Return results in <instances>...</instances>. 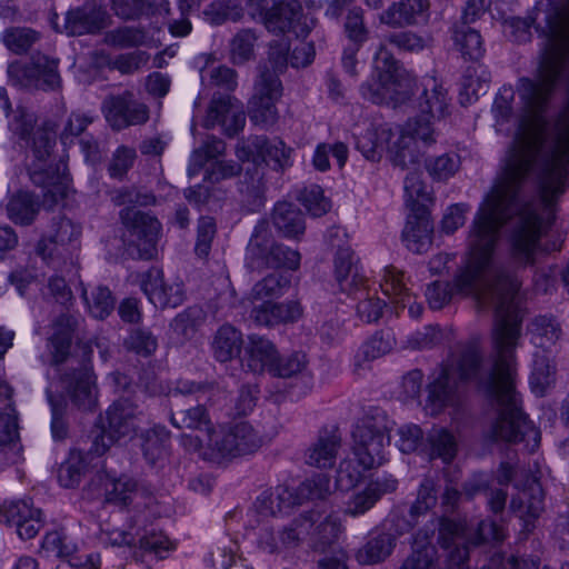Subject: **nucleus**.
Here are the masks:
<instances>
[{"mask_svg":"<svg viewBox=\"0 0 569 569\" xmlns=\"http://www.w3.org/2000/svg\"><path fill=\"white\" fill-rule=\"evenodd\" d=\"M258 37L251 29L238 31L230 42V57L233 63L242 64L254 57Z\"/></svg>","mask_w":569,"mask_h":569,"instance_id":"obj_57","label":"nucleus"},{"mask_svg":"<svg viewBox=\"0 0 569 569\" xmlns=\"http://www.w3.org/2000/svg\"><path fill=\"white\" fill-rule=\"evenodd\" d=\"M340 447L341 437L337 430H321L306 451V463L319 469L331 468Z\"/></svg>","mask_w":569,"mask_h":569,"instance_id":"obj_25","label":"nucleus"},{"mask_svg":"<svg viewBox=\"0 0 569 569\" xmlns=\"http://www.w3.org/2000/svg\"><path fill=\"white\" fill-rule=\"evenodd\" d=\"M436 141L435 129L428 119H409L389 149V158L395 166L409 169L422 161L426 149Z\"/></svg>","mask_w":569,"mask_h":569,"instance_id":"obj_10","label":"nucleus"},{"mask_svg":"<svg viewBox=\"0 0 569 569\" xmlns=\"http://www.w3.org/2000/svg\"><path fill=\"white\" fill-rule=\"evenodd\" d=\"M170 421L178 429L203 430L209 435L216 429L204 405L173 411L170 415Z\"/></svg>","mask_w":569,"mask_h":569,"instance_id":"obj_42","label":"nucleus"},{"mask_svg":"<svg viewBox=\"0 0 569 569\" xmlns=\"http://www.w3.org/2000/svg\"><path fill=\"white\" fill-rule=\"evenodd\" d=\"M300 259L297 250L273 240L266 220L258 221L247 246V260L252 267L297 270Z\"/></svg>","mask_w":569,"mask_h":569,"instance_id":"obj_8","label":"nucleus"},{"mask_svg":"<svg viewBox=\"0 0 569 569\" xmlns=\"http://www.w3.org/2000/svg\"><path fill=\"white\" fill-rule=\"evenodd\" d=\"M548 7L536 79L522 77L517 84L531 118L521 120L483 202L557 210L569 189V0H548Z\"/></svg>","mask_w":569,"mask_h":569,"instance_id":"obj_1","label":"nucleus"},{"mask_svg":"<svg viewBox=\"0 0 569 569\" xmlns=\"http://www.w3.org/2000/svg\"><path fill=\"white\" fill-rule=\"evenodd\" d=\"M396 546V538L388 532L371 537L357 552V560L361 565H375L386 560Z\"/></svg>","mask_w":569,"mask_h":569,"instance_id":"obj_41","label":"nucleus"},{"mask_svg":"<svg viewBox=\"0 0 569 569\" xmlns=\"http://www.w3.org/2000/svg\"><path fill=\"white\" fill-rule=\"evenodd\" d=\"M88 470V463L81 451L73 450L58 470V480L64 488L77 487Z\"/></svg>","mask_w":569,"mask_h":569,"instance_id":"obj_50","label":"nucleus"},{"mask_svg":"<svg viewBox=\"0 0 569 569\" xmlns=\"http://www.w3.org/2000/svg\"><path fill=\"white\" fill-rule=\"evenodd\" d=\"M142 411L130 398L123 397L114 401L107 410V427L103 429L101 445L94 441V451L103 455L110 443L136 435Z\"/></svg>","mask_w":569,"mask_h":569,"instance_id":"obj_11","label":"nucleus"},{"mask_svg":"<svg viewBox=\"0 0 569 569\" xmlns=\"http://www.w3.org/2000/svg\"><path fill=\"white\" fill-rule=\"evenodd\" d=\"M141 290L157 308H176L184 300L181 282H168L160 269H150L141 280Z\"/></svg>","mask_w":569,"mask_h":569,"instance_id":"obj_18","label":"nucleus"},{"mask_svg":"<svg viewBox=\"0 0 569 569\" xmlns=\"http://www.w3.org/2000/svg\"><path fill=\"white\" fill-rule=\"evenodd\" d=\"M297 506L295 491L287 486L267 489L254 501V510L262 518L284 515Z\"/></svg>","mask_w":569,"mask_h":569,"instance_id":"obj_27","label":"nucleus"},{"mask_svg":"<svg viewBox=\"0 0 569 569\" xmlns=\"http://www.w3.org/2000/svg\"><path fill=\"white\" fill-rule=\"evenodd\" d=\"M532 342L545 350L553 347L562 337V329L556 318L538 316L528 326Z\"/></svg>","mask_w":569,"mask_h":569,"instance_id":"obj_40","label":"nucleus"},{"mask_svg":"<svg viewBox=\"0 0 569 569\" xmlns=\"http://www.w3.org/2000/svg\"><path fill=\"white\" fill-rule=\"evenodd\" d=\"M343 31L350 46L361 47L369 39V29L365 23L361 8H352L348 11L343 23Z\"/></svg>","mask_w":569,"mask_h":569,"instance_id":"obj_60","label":"nucleus"},{"mask_svg":"<svg viewBox=\"0 0 569 569\" xmlns=\"http://www.w3.org/2000/svg\"><path fill=\"white\" fill-rule=\"evenodd\" d=\"M490 73L481 67H469L461 81L460 102L461 104L471 103L481 94H485L489 88Z\"/></svg>","mask_w":569,"mask_h":569,"instance_id":"obj_45","label":"nucleus"},{"mask_svg":"<svg viewBox=\"0 0 569 569\" xmlns=\"http://www.w3.org/2000/svg\"><path fill=\"white\" fill-rule=\"evenodd\" d=\"M399 569H441L436 547L431 543L420 546L416 540L411 555L403 560Z\"/></svg>","mask_w":569,"mask_h":569,"instance_id":"obj_55","label":"nucleus"},{"mask_svg":"<svg viewBox=\"0 0 569 569\" xmlns=\"http://www.w3.org/2000/svg\"><path fill=\"white\" fill-rule=\"evenodd\" d=\"M497 479L500 485L513 481L519 492L511 498L510 509L526 522L527 527L540 517L545 508V495L535 475L523 468H515L503 462L499 467Z\"/></svg>","mask_w":569,"mask_h":569,"instance_id":"obj_7","label":"nucleus"},{"mask_svg":"<svg viewBox=\"0 0 569 569\" xmlns=\"http://www.w3.org/2000/svg\"><path fill=\"white\" fill-rule=\"evenodd\" d=\"M320 518V512L308 511L295 518L289 525L281 528L280 543L284 550L295 549L311 533V529Z\"/></svg>","mask_w":569,"mask_h":569,"instance_id":"obj_39","label":"nucleus"},{"mask_svg":"<svg viewBox=\"0 0 569 569\" xmlns=\"http://www.w3.org/2000/svg\"><path fill=\"white\" fill-rule=\"evenodd\" d=\"M456 48L462 57L469 60H479L485 52L479 32L469 26H457L453 30Z\"/></svg>","mask_w":569,"mask_h":569,"instance_id":"obj_48","label":"nucleus"},{"mask_svg":"<svg viewBox=\"0 0 569 569\" xmlns=\"http://www.w3.org/2000/svg\"><path fill=\"white\" fill-rule=\"evenodd\" d=\"M335 274L342 292L356 296L365 293L361 287L367 282V279L360 273L358 266L353 261V252L349 248H341L337 251Z\"/></svg>","mask_w":569,"mask_h":569,"instance_id":"obj_26","label":"nucleus"},{"mask_svg":"<svg viewBox=\"0 0 569 569\" xmlns=\"http://www.w3.org/2000/svg\"><path fill=\"white\" fill-rule=\"evenodd\" d=\"M429 9L427 0H398L379 16V21L390 28H406L418 23Z\"/></svg>","mask_w":569,"mask_h":569,"instance_id":"obj_23","label":"nucleus"},{"mask_svg":"<svg viewBox=\"0 0 569 569\" xmlns=\"http://www.w3.org/2000/svg\"><path fill=\"white\" fill-rule=\"evenodd\" d=\"M281 93L282 86L277 74L270 70L262 71L254 84V93L249 102L251 121L262 127L273 124L278 118L276 102Z\"/></svg>","mask_w":569,"mask_h":569,"instance_id":"obj_13","label":"nucleus"},{"mask_svg":"<svg viewBox=\"0 0 569 569\" xmlns=\"http://www.w3.org/2000/svg\"><path fill=\"white\" fill-rule=\"evenodd\" d=\"M556 381V366L545 356H536L530 377L532 390L542 396Z\"/></svg>","mask_w":569,"mask_h":569,"instance_id":"obj_58","label":"nucleus"},{"mask_svg":"<svg viewBox=\"0 0 569 569\" xmlns=\"http://www.w3.org/2000/svg\"><path fill=\"white\" fill-rule=\"evenodd\" d=\"M146 41L147 33L142 28L120 27L106 34V42L108 44L121 49L140 47Z\"/></svg>","mask_w":569,"mask_h":569,"instance_id":"obj_61","label":"nucleus"},{"mask_svg":"<svg viewBox=\"0 0 569 569\" xmlns=\"http://www.w3.org/2000/svg\"><path fill=\"white\" fill-rule=\"evenodd\" d=\"M430 446V457L440 458L449 463L456 457L457 441L455 436L445 428H432L427 435Z\"/></svg>","mask_w":569,"mask_h":569,"instance_id":"obj_47","label":"nucleus"},{"mask_svg":"<svg viewBox=\"0 0 569 569\" xmlns=\"http://www.w3.org/2000/svg\"><path fill=\"white\" fill-rule=\"evenodd\" d=\"M418 106L422 116L415 119L430 120L445 117L449 108L448 91L435 78H429L423 84Z\"/></svg>","mask_w":569,"mask_h":569,"instance_id":"obj_31","label":"nucleus"},{"mask_svg":"<svg viewBox=\"0 0 569 569\" xmlns=\"http://www.w3.org/2000/svg\"><path fill=\"white\" fill-rule=\"evenodd\" d=\"M94 120V117L81 111H73L68 117V120L60 133V140L62 144L70 146L74 143L77 138H81L87 134L86 129Z\"/></svg>","mask_w":569,"mask_h":569,"instance_id":"obj_62","label":"nucleus"},{"mask_svg":"<svg viewBox=\"0 0 569 569\" xmlns=\"http://www.w3.org/2000/svg\"><path fill=\"white\" fill-rule=\"evenodd\" d=\"M4 521L14 526L21 539L34 538L43 526L41 510L36 509L30 500L13 501L2 510Z\"/></svg>","mask_w":569,"mask_h":569,"instance_id":"obj_22","label":"nucleus"},{"mask_svg":"<svg viewBox=\"0 0 569 569\" xmlns=\"http://www.w3.org/2000/svg\"><path fill=\"white\" fill-rule=\"evenodd\" d=\"M246 123V114L242 106L230 96H213L203 127L207 129L221 126L228 137L236 136Z\"/></svg>","mask_w":569,"mask_h":569,"instance_id":"obj_17","label":"nucleus"},{"mask_svg":"<svg viewBox=\"0 0 569 569\" xmlns=\"http://www.w3.org/2000/svg\"><path fill=\"white\" fill-rule=\"evenodd\" d=\"M37 40L38 33L29 28H10L3 33L6 47L17 54L27 52Z\"/></svg>","mask_w":569,"mask_h":569,"instance_id":"obj_64","label":"nucleus"},{"mask_svg":"<svg viewBox=\"0 0 569 569\" xmlns=\"http://www.w3.org/2000/svg\"><path fill=\"white\" fill-rule=\"evenodd\" d=\"M240 203L249 212L259 211L266 201L263 174L258 168L246 172L239 183Z\"/></svg>","mask_w":569,"mask_h":569,"instance_id":"obj_37","label":"nucleus"},{"mask_svg":"<svg viewBox=\"0 0 569 569\" xmlns=\"http://www.w3.org/2000/svg\"><path fill=\"white\" fill-rule=\"evenodd\" d=\"M139 547L143 552L154 553L159 559L164 558V553L169 552L173 546L169 538L156 529H136V547Z\"/></svg>","mask_w":569,"mask_h":569,"instance_id":"obj_51","label":"nucleus"},{"mask_svg":"<svg viewBox=\"0 0 569 569\" xmlns=\"http://www.w3.org/2000/svg\"><path fill=\"white\" fill-rule=\"evenodd\" d=\"M76 326L77 319L70 315L62 313L53 321L52 333L48 339L53 365L67 360Z\"/></svg>","mask_w":569,"mask_h":569,"instance_id":"obj_30","label":"nucleus"},{"mask_svg":"<svg viewBox=\"0 0 569 569\" xmlns=\"http://www.w3.org/2000/svg\"><path fill=\"white\" fill-rule=\"evenodd\" d=\"M272 223L286 238L298 239L306 230L305 218L300 209L286 201L278 202L274 206Z\"/></svg>","mask_w":569,"mask_h":569,"instance_id":"obj_33","label":"nucleus"},{"mask_svg":"<svg viewBox=\"0 0 569 569\" xmlns=\"http://www.w3.org/2000/svg\"><path fill=\"white\" fill-rule=\"evenodd\" d=\"M80 233V227L74 224L70 219L63 216L53 217L47 234L38 244V251L44 256L48 249L49 256H52L57 252V247L72 244L78 240Z\"/></svg>","mask_w":569,"mask_h":569,"instance_id":"obj_29","label":"nucleus"},{"mask_svg":"<svg viewBox=\"0 0 569 569\" xmlns=\"http://www.w3.org/2000/svg\"><path fill=\"white\" fill-rule=\"evenodd\" d=\"M361 288L365 290L362 296H360V293H358V296L352 295L356 299L359 300L356 307L357 315L363 322H377L382 316L386 303L378 297L370 296L366 283Z\"/></svg>","mask_w":569,"mask_h":569,"instance_id":"obj_63","label":"nucleus"},{"mask_svg":"<svg viewBox=\"0 0 569 569\" xmlns=\"http://www.w3.org/2000/svg\"><path fill=\"white\" fill-rule=\"evenodd\" d=\"M98 480L103 481L106 500L114 505L128 506L141 491L138 481L128 476L98 475Z\"/></svg>","mask_w":569,"mask_h":569,"instance_id":"obj_34","label":"nucleus"},{"mask_svg":"<svg viewBox=\"0 0 569 569\" xmlns=\"http://www.w3.org/2000/svg\"><path fill=\"white\" fill-rule=\"evenodd\" d=\"M40 210L39 199L30 192L19 191L9 199L7 213L16 224L29 226Z\"/></svg>","mask_w":569,"mask_h":569,"instance_id":"obj_38","label":"nucleus"},{"mask_svg":"<svg viewBox=\"0 0 569 569\" xmlns=\"http://www.w3.org/2000/svg\"><path fill=\"white\" fill-rule=\"evenodd\" d=\"M437 500L438 496L435 480L431 478H425L419 486L417 499L409 509L410 520L406 522L401 532L413 528L418 522V518L432 509L436 506Z\"/></svg>","mask_w":569,"mask_h":569,"instance_id":"obj_44","label":"nucleus"},{"mask_svg":"<svg viewBox=\"0 0 569 569\" xmlns=\"http://www.w3.org/2000/svg\"><path fill=\"white\" fill-rule=\"evenodd\" d=\"M482 351L479 340L471 339L461 346L459 355L443 365L428 385V403L432 413L439 412L456 400L459 381L480 379Z\"/></svg>","mask_w":569,"mask_h":569,"instance_id":"obj_4","label":"nucleus"},{"mask_svg":"<svg viewBox=\"0 0 569 569\" xmlns=\"http://www.w3.org/2000/svg\"><path fill=\"white\" fill-rule=\"evenodd\" d=\"M81 296L94 318L104 319L114 308V298L108 287L98 286L91 291L90 298L86 288Z\"/></svg>","mask_w":569,"mask_h":569,"instance_id":"obj_56","label":"nucleus"},{"mask_svg":"<svg viewBox=\"0 0 569 569\" xmlns=\"http://www.w3.org/2000/svg\"><path fill=\"white\" fill-rule=\"evenodd\" d=\"M252 147L256 153L268 164L272 163L274 169H281L288 166L290 149L286 148L283 141L256 136L252 138Z\"/></svg>","mask_w":569,"mask_h":569,"instance_id":"obj_43","label":"nucleus"},{"mask_svg":"<svg viewBox=\"0 0 569 569\" xmlns=\"http://www.w3.org/2000/svg\"><path fill=\"white\" fill-rule=\"evenodd\" d=\"M124 227L122 241L131 256L150 260L157 254V243L161 230L159 220L148 212L134 207H126L120 211Z\"/></svg>","mask_w":569,"mask_h":569,"instance_id":"obj_9","label":"nucleus"},{"mask_svg":"<svg viewBox=\"0 0 569 569\" xmlns=\"http://www.w3.org/2000/svg\"><path fill=\"white\" fill-rule=\"evenodd\" d=\"M410 216L402 231L406 247L416 253L426 252L432 242L433 227L425 212H415Z\"/></svg>","mask_w":569,"mask_h":569,"instance_id":"obj_32","label":"nucleus"},{"mask_svg":"<svg viewBox=\"0 0 569 569\" xmlns=\"http://www.w3.org/2000/svg\"><path fill=\"white\" fill-rule=\"evenodd\" d=\"M204 19L212 26L227 21H239L243 9L239 0H214L203 10Z\"/></svg>","mask_w":569,"mask_h":569,"instance_id":"obj_49","label":"nucleus"},{"mask_svg":"<svg viewBox=\"0 0 569 569\" xmlns=\"http://www.w3.org/2000/svg\"><path fill=\"white\" fill-rule=\"evenodd\" d=\"M106 18L107 13L100 6L93 1H87L83 6L69 10L62 26L57 22L54 13L51 24L56 31L74 37L100 31L104 27Z\"/></svg>","mask_w":569,"mask_h":569,"instance_id":"obj_16","label":"nucleus"},{"mask_svg":"<svg viewBox=\"0 0 569 569\" xmlns=\"http://www.w3.org/2000/svg\"><path fill=\"white\" fill-rule=\"evenodd\" d=\"M398 488V480L391 475L371 479L362 490L356 491L347 502L346 515L358 517L365 515L385 495L392 493Z\"/></svg>","mask_w":569,"mask_h":569,"instance_id":"obj_20","label":"nucleus"},{"mask_svg":"<svg viewBox=\"0 0 569 569\" xmlns=\"http://www.w3.org/2000/svg\"><path fill=\"white\" fill-rule=\"evenodd\" d=\"M406 203L413 212H425L426 202L430 201L427 186L421 180V173L410 171L405 179Z\"/></svg>","mask_w":569,"mask_h":569,"instance_id":"obj_52","label":"nucleus"},{"mask_svg":"<svg viewBox=\"0 0 569 569\" xmlns=\"http://www.w3.org/2000/svg\"><path fill=\"white\" fill-rule=\"evenodd\" d=\"M375 83L361 87L362 96L380 104L405 103L413 93L416 81L385 47H378L373 58Z\"/></svg>","mask_w":569,"mask_h":569,"instance_id":"obj_5","label":"nucleus"},{"mask_svg":"<svg viewBox=\"0 0 569 569\" xmlns=\"http://www.w3.org/2000/svg\"><path fill=\"white\" fill-rule=\"evenodd\" d=\"M247 353L248 367L253 372L270 371L273 362L278 360V350L274 345L260 336L251 335L248 338Z\"/></svg>","mask_w":569,"mask_h":569,"instance_id":"obj_36","label":"nucleus"},{"mask_svg":"<svg viewBox=\"0 0 569 569\" xmlns=\"http://www.w3.org/2000/svg\"><path fill=\"white\" fill-rule=\"evenodd\" d=\"M209 446L204 456L219 463L256 452L262 446V436L250 422L237 421L211 431Z\"/></svg>","mask_w":569,"mask_h":569,"instance_id":"obj_6","label":"nucleus"},{"mask_svg":"<svg viewBox=\"0 0 569 569\" xmlns=\"http://www.w3.org/2000/svg\"><path fill=\"white\" fill-rule=\"evenodd\" d=\"M242 343V335L237 328L229 323L222 325L213 336V356L220 362H228L239 357Z\"/></svg>","mask_w":569,"mask_h":569,"instance_id":"obj_35","label":"nucleus"},{"mask_svg":"<svg viewBox=\"0 0 569 569\" xmlns=\"http://www.w3.org/2000/svg\"><path fill=\"white\" fill-rule=\"evenodd\" d=\"M204 319L206 313L200 307H188L172 319L170 328L179 337L189 339L193 337L198 328L203 323Z\"/></svg>","mask_w":569,"mask_h":569,"instance_id":"obj_53","label":"nucleus"},{"mask_svg":"<svg viewBox=\"0 0 569 569\" xmlns=\"http://www.w3.org/2000/svg\"><path fill=\"white\" fill-rule=\"evenodd\" d=\"M8 76L16 86L52 90L60 87L58 60L43 54H36L29 63L12 62Z\"/></svg>","mask_w":569,"mask_h":569,"instance_id":"obj_12","label":"nucleus"},{"mask_svg":"<svg viewBox=\"0 0 569 569\" xmlns=\"http://www.w3.org/2000/svg\"><path fill=\"white\" fill-rule=\"evenodd\" d=\"M61 381L71 402L79 410L90 411L96 407L97 390L94 378L86 367L66 372Z\"/></svg>","mask_w":569,"mask_h":569,"instance_id":"obj_21","label":"nucleus"},{"mask_svg":"<svg viewBox=\"0 0 569 569\" xmlns=\"http://www.w3.org/2000/svg\"><path fill=\"white\" fill-rule=\"evenodd\" d=\"M331 493L330 479L327 475H316L306 479L295 491L297 505L302 500H323Z\"/></svg>","mask_w":569,"mask_h":569,"instance_id":"obj_59","label":"nucleus"},{"mask_svg":"<svg viewBox=\"0 0 569 569\" xmlns=\"http://www.w3.org/2000/svg\"><path fill=\"white\" fill-rule=\"evenodd\" d=\"M520 209L521 206L515 204L480 206L468 236L466 267L455 278L453 289L459 293L472 295L479 308L495 311L493 363L480 379V386L495 401L498 410V417L488 436L493 441L525 442L528 451L533 452L540 445V431L521 410L516 390V348L522 322L518 302L520 281L503 268L497 267L493 254L501 228L513 218L509 236L510 256L519 266L532 264L539 241L552 223L538 237L529 261L516 259L511 236L518 223Z\"/></svg>","mask_w":569,"mask_h":569,"instance_id":"obj_2","label":"nucleus"},{"mask_svg":"<svg viewBox=\"0 0 569 569\" xmlns=\"http://www.w3.org/2000/svg\"><path fill=\"white\" fill-rule=\"evenodd\" d=\"M36 116L26 108H18L10 128L12 132L24 142V147L29 149L33 160L28 167L31 181L39 187H50L60 183L62 174L60 169H66V164L61 163L53 168L49 164L51 152L56 144V132L53 127L46 122L36 127Z\"/></svg>","mask_w":569,"mask_h":569,"instance_id":"obj_3","label":"nucleus"},{"mask_svg":"<svg viewBox=\"0 0 569 569\" xmlns=\"http://www.w3.org/2000/svg\"><path fill=\"white\" fill-rule=\"evenodd\" d=\"M392 137L391 124L371 126L357 138L356 146L366 159L379 161L385 152L389 153V149L392 147L390 144Z\"/></svg>","mask_w":569,"mask_h":569,"instance_id":"obj_28","label":"nucleus"},{"mask_svg":"<svg viewBox=\"0 0 569 569\" xmlns=\"http://www.w3.org/2000/svg\"><path fill=\"white\" fill-rule=\"evenodd\" d=\"M430 42L429 37H422L412 31H396L387 33L379 47L392 46L400 51L406 52H419L428 47Z\"/></svg>","mask_w":569,"mask_h":569,"instance_id":"obj_54","label":"nucleus"},{"mask_svg":"<svg viewBox=\"0 0 569 569\" xmlns=\"http://www.w3.org/2000/svg\"><path fill=\"white\" fill-rule=\"evenodd\" d=\"M466 527L462 522L442 518L439 526L438 541L445 550H449V569L461 566L468 559V548L465 546L463 536Z\"/></svg>","mask_w":569,"mask_h":569,"instance_id":"obj_24","label":"nucleus"},{"mask_svg":"<svg viewBox=\"0 0 569 569\" xmlns=\"http://www.w3.org/2000/svg\"><path fill=\"white\" fill-rule=\"evenodd\" d=\"M390 423L383 411L376 410L367 415L355 428L352 432L353 451H360L368 458V446L373 443L389 445L390 443Z\"/></svg>","mask_w":569,"mask_h":569,"instance_id":"obj_19","label":"nucleus"},{"mask_svg":"<svg viewBox=\"0 0 569 569\" xmlns=\"http://www.w3.org/2000/svg\"><path fill=\"white\" fill-rule=\"evenodd\" d=\"M101 111L108 123L116 130L141 124L149 118L147 106L136 101L130 91L107 96L102 101Z\"/></svg>","mask_w":569,"mask_h":569,"instance_id":"obj_14","label":"nucleus"},{"mask_svg":"<svg viewBox=\"0 0 569 569\" xmlns=\"http://www.w3.org/2000/svg\"><path fill=\"white\" fill-rule=\"evenodd\" d=\"M263 23L273 33L293 32L297 37H306L311 26L303 8L298 0H281L274 3L264 14Z\"/></svg>","mask_w":569,"mask_h":569,"instance_id":"obj_15","label":"nucleus"},{"mask_svg":"<svg viewBox=\"0 0 569 569\" xmlns=\"http://www.w3.org/2000/svg\"><path fill=\"white\" fill-rule=\"evenodd\" d=\"M291 280L282 273H270L258 281L250 291L252 301L273 299L283 296L290 288Z\"/></svg>","mask_w":569,"mask_h":569,"instance_id":"obj_46","label":"nucleus"}]
</instances>
